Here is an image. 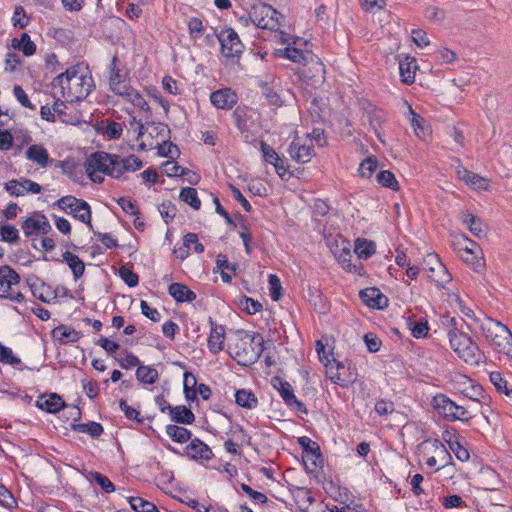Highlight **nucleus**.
Listing matches in <instances>:
<instances>
[{"instance_id":"obj_29","label":"nucleus","mask_w":512,"mask_h":512,"mask_svg":"<svg viewBox=\"0 0 512 512\" xmlns=\"http://www.w3.org/2000/svg\"><path fill=\"white\" fill-rule=\"evenodd\" d=\"M417 69L416 59L413 57L407 56L399 62L400 75L405 84L409 85L415 81Z\"/></svg>"},{"instance_id":"obj_9","label":"nucleus","mask_w":512,"mask_h":512,"mask_svg":"<svg viewBox=\"0 0 512 512\" xmlns=\"http://www.w3.org/2000/svg\"><path fill=\"white\" fill-rule=\"evenodd\" d=\"M448 336L451 348L460 358L465 362H476L477 346L468 335L453 329L449 331Z\"/></svg>"},{"instance_id":"obj_2","label":"nucleus","mask_w":512,"mask_h":512,"mask_svg":"<svg viewBox=\"0 0 512 512\" xmlns=\"http://www.w3.org/2000/svg\"><path fill=\"white\" fill-rule=\"evenodd\" d=\"M53 85L60 89L61 97L68 102L84 99L94 87L92 76L83 65L69 67L54 79Z\"/></svg>"},{"instance_id":"obj_45","label":"nucleus","mask_w":512,"mask_h":512,"mask_svg":"<svg viewBox=\"0 0 512 512\" xmlns=\"http://www.w3.org/2000/svg\"><path fill=\"white\" fill-rule=\"evenodd\" d=\"M73 429L78 432L87 433L92 437H98L103 433V427L97 422L76 424Z\"/></svg>"},{"instance_id":"obj_14","label":"nucleus","mask_w":512,"mask_h":512,"mask_svg":"<svg viewBox=\"0 0 512 512\" xmlns=\"http://www.w3.org/2000/svg\"><path fill=\"white\" fill-rule=\"evenodd\" d=\"M324 65L318 56L311 53L306 55V61L299 70V74L304 79L311 80L314 85L320 84L324 80Z\"/></svg>"},{"instance_id":"obj_7","label":"nucleus","mask_w":512,"mask_h":512,"mask_svg":"<svg viewBox=\"0 0 512 512\" xmlns=\"http://www.w3.org/2000/svg\"><path fill=\"white\" fill-rule=\"evenodd\" d=\"M19 275L9 266L0 267V297L22 302L24 296L18 291Z\"/></svg>"},{"instance_id":"obj_62","label":"nucleus","mask_w":512,"mask_h":512,"mask_svg":"<svg viewBox=\"0 0 512 512\" xmlns=\"http://www.w3.org/2000/svg\"><path fill=\"white\" fill-rule=\"evenodd\" d=\"M119 274L123 281L130 287H134L138 284V276L126 267H121Z\"/></svg>"},{"instance_id":"obj_11","label":"nucleus","mask_w":512,"mask_h":512,"mask_svg":"<svg viewBox=\"0 0 512 512\" xmlns=\"http://www.w3.org/2000/svg\"><path fill=\"white\" fill-rule=\"evenodd\" d=\"M57 206L67 214L86 223L90 228L92 227L91 211L87 202L73 196H65L57 201Z\"/></svg>"},{"instance_id":"obj_3","label":"nucleus","mask_w":512,"mask_h":512,"mask_svg":"<svg viewBox=\"0 0 512 512\" xmlns=\"http://www.w3.org/2000/svg\"><path fill=\"white\" fill-rule=\"evenodd\" d=\"M264 339L258 333H244L228 346L229 353L242 365L256 362L263 352Z\"/></svg>"},{"instance_id":"obj_50","label":"nucleus","mask_w":512,"mask_h":512,"mask_svg":"<svg viewBox=\"0 0 512 512\" xmlns=\"http://www.w3.org/2000/svg\"><path fill=\"white\" fill-rule=\"evenodd\" d=\"M0 237L2 241L13 243L19 238L18 230L10 224H6L0 227Z\"/></svg>"},{"instance_id":"obj_15","label":"nucleus","mask_w":512,"mask_h":512,"mask_svg":"<svg viewBox=\"0 0 512 512\" xmlns=\"http://www.w3.org/2000/svg\"><path fill=\"white\" fill-rule=\"evenodd\" d=\"M222 55L227 58L238 56L242 52V43L233 29H224L218 35Z\"/></svg>"},{"instance_id":"obj_16","label":"nucleus","mask_w":512,"mask_h":512,"mask_svg":"<svg viewBox=\"0 0 512 512\" xmlns=\"http://www.w3.org/2000/svg\"><path fill=\"white\" fill-rule=\"evenodd\" d=\"M419 456H431L440 459V466L444 467L450 454L443 443L439 440H426L419 446Z\"/></svg>"},{"instance_id":"obj_33","label":"nucleus","mask_w":512,"mask_h":512,"mask_svg":"<svg viewBox=\"0 0 512 512\" xmlns=\"http://www.w3.org/2000/svg\"><path fill=\"white\" fill-rule=\"evenodd\" d=\"M376 251V245L373 241L358 238L355 241L354 252L359 259H367Z\"/></svg>"},{"instance_id":"obj_19","label":"nucleus","mask_w":512,"mask_h":512,"mask_svg":"<svg viewBox=\"0 0 512 512\" xmlns=\"http://www.w3.org/2000/svg\"><path fill=\"white\" fill-rule=\"evenodd\" d=\"M288 152L297 162L307 163L313 156V145L305 138L295 137L289 146Z\"/></svg>"},{"instance_id":"obj_38","label":"nucleus","mask_w":512,"mask_h":512,"mask_svg":"<svg viewBox=\"0 0 512 512\" xmlns=\"http://www.w3.org/2000/svg\"><path fill=\"white\" fill-rule=\"evenodd\" d=\"M158 376V371L150 366H139L136 370L137 379L146 384L155 383Z\"/></svg>"},{"instance_id":"obj_1","label":"nucleus","mask_w":512,"mask_h":512,"mask_svg":"<svg viewBox=\"0 0 512 512\" xmlns=\"http://www.w3.org/2000/svg\"><path fill=\"white\" fill-rule=\"evenodd\" d=\"M142 167V161L135 155L121 157L103 151L92 153L84 164L87 176L94 183H102L103 175L120 178L126 172H135Z\"/></svg>"},{"instance_id":"obj_34","label":"nucleus","mask_w":512,"mask_h":512,"mask_svg":"<svg viewBox=\"0 0 512 512\" xmlns=\"http://www.w3.org/2000/svg\"><path fill=\"white\" fill-rule=\"evenodd\" d=\"M236 403L247 409H253L258 404V399L255 394L247 389H240L235 393Z\"/></svg>"},{"instance_id":"obj_47","label":"nucleus","mask_w":512,"mask_h":512,"mask_svg":"<svg viewBox=\"0 0 512 512\" xmlns=\"http://www.w3.org/2000/svg\"><path fill=\"white\" fill-rule=\"evenodd\" d=\"M312 52L303 51L296 47L288 46L284 49L283 55L293 62L304 63L306 61V55Z\"/></svg>"},{"instance_id":"obj_26","label":"nucleus","mask_w":512,"mask_h":512,"mask_svg":"<svg viewBox=\"0 0 512 512\" xmlns=\"http://www.w3.org/2000/svg\"><path fill=\"white\" fill-rule=\"evenodd\" d=\"M360 297L366 305L372 308L381 309L387 304V298L374 287L362 290Z\"/></svg>"},{"instance_id":"obj_36","label":"nucleus","mask_w":512,"mask_h":512,"mask_svg":"<svg viewBox=\"0 0 512 512\" xmlns=\"http://www.w3.org/2000/svg\"><path fill=\"white\" fill-rule=\"evenodd\" d=\"M63 259L72 270L75 278H79L83 275L85 264L76 254L72 252H65L63 254Z\"/></svg>"},{"instance_id":"obj_20","label":"nucleus","mask_w":512,"mask_h":512,"mask_svg":"<svg viewBox=\"0 0 512 512\" xmlns=\"http://www.w3.org/2000/svg\"><path fill=\"white\" fill-rule=\"evenodd\" d=\"M274 387L277 389L285 403L291 409L299 412H306L304 404L296 398L294 390L292 389V386L288 382L281 381L280 379L277 378L274 380Z\"/></svg>"},{"instance_id":"obj_51","label":"nucleus","mask_w":512,"mask_h":512,"mask_svg":"<svg viewBox=\"0 0 512 512\" xmlns=\"http://www.w3.org/2000/svg\"><path fill=\"white\" fill-rule=\"evenodd\" d=\"M102 129L104 135H106L109 139H118L123 131L121 123L114 121L107 122Z\"/></svg>"},{"instance_id":"obj_18","label":"nucleus","mask_w":512,"mask_h":512,"mask_svg":"<svg viewBox=\"0 0 512 512\" xmlns=\"http://www.w3.org/2000/svg\"><path fill=\"white\" fill-rule=\"evenodd\" d=\"M6 191L12 196H24L28 193L38 194L41 192V186L30 179L20 178L10 180L5 184Z\"/></svg>"},{"instance_id":"obj_13","label":"nucleus","mask_w":512,"mask_h":512,"mask_svg":"<svg viewBox=\"0 0 512 512\" xmlns=\"http://www.w3.org/2000/svg\"><path fill=\"white\" fill-rule=\"evenodd\" d=\"M428 278L440 288H445L450 283L452 276L437 255L430 254L426 259Z\"/></svg>"},{"instance_id":"obj_52","label":"nucleus","mask_w":512,"mask_h":512,"mask_svg":"<svg viewBox=\"0 0 512 512\" xmlns=\"http://www.w3.org/2000/svg\"><path fill=\"white\" fill-rule=\"evenodd\" d=\"M91 479L95 481L106 493H112L115 490L113 483L99 472H92Z\"/></svg>"},{"instance_id":"obj_37","label":"nucleus","mask_w":512,"mask_h":512,"mask_svg":"<svg viewBox=\"0 0 512 512\" xmlns=\"http://www.w3.org/2000/svg\"><path fill=\"white\" fill-rule=\"evenodd\" d=\"M168 409L170 410V414L172 418L179 423L183 424H191L194 421V414L191 412V410L187 409L185 406H176V407H170L168 406Z\"/></svg>"},{"instance_id":"obj_55","label":"nucleus","mask_w":512,"mask_h":512,"mask_svg":"<svg viewBox=\"0 0 512 512\" xmlns=\"http://www.w3.org/2000/svg\"><path fill=\"white\" fill-rule=\"evenodd\" d=\"M188 29H189V33L191 35V37L193 38H199L203 35V32H204V26H203V23H202V20H200L199 18H191L189 21H188Z\"/></svg>"},{"instance_id":"obj_64","label":"nucleus","mask_w":512,"mask_h":512,"mask_svg":"<svg viewBox=\"0 0 512 512\" xmlns=\"http://www.w3.org/2000/svg\"><path fill=\"white\" fill-rule=\"evenodd\" d=\"M120 366L124 369H130L139 364V359L131 353H126L123 357L116 358Z\"/></svg>"},{"instance_id":"obj_12","label":"nucleus","mask_w":512,"mask_h":512,"mask_svg":"<svg viewBox=\"0 0 512 512\" xmlns=\"http://www.w3.org/2000/svg\"><path fill=\"white\" fill-rule=\"evenodd\" d=\"M331 252L344 270L356 274H361V263L352 262V253L348 241L342 238L335 240V244L331 246Z\"/></svg>"},{"instance_id":"obj_41","label":"nucleus","mask_w":512,"mask_h":512,"mask_svg":"<svg viewBox=\"0 0 512 512\" xmlns=\"http://www.w3.org/2000/svg\"><path fill=\"white\" fill-rule=\"evenodd\" d=\"M489 379L498 392L504 393L507 396L512 395V388L508 386V382L502 377L500 372H491Z\"/></svg>"},{"instance_id":"obj_63","label":"nucleus","mask_w":512,"mask_h":512,"mask_svg":"<svg viewBox=\"0 0 512 512\" xmlns=\"http://www.w3.org/2000/svg\"><path fill=\"white\" fill-rule=\"evenodd\" d=\"M426 18L436 23H441L445 19V12L438 7L431 6L426 9Z\"/></svg>"},{"instance_id":"obj_31","label":"nucleus","mask_w":512,"mask_h":512,"mask_svg":"<svg viewBox=\"0 0 512 512\" xmlns=\"http://www.w3.org/2000/svg\"><path fill=\"white\" fill-rule=\"evenodd\" d=\"M52 335L62 344L77 342L81 337V334L78 331L65 325L56 327L52 331Z\"/></svg>"},{"instance_id":"obj_30","label":"nucleus","mask_w":512,"mask_h":512,"mask_svg":"<svg viewBox=\"0 0 512 512\" xmlns=\"http://www.w3.org/2000/svg\"><path fill=\"white\" fill-rule=\"evenodd\" d=\"M168 292L177 302H192L196 298L195 293L182 283L171 284Z\"/></svg>"},{"instance_id":"obj_42","label":"nucleus","mask_w":512,"mask_h":512,"mask_svg":"<svg viewBox=\"0 0 512 512\" xmlns=\"http://www.w3.org/2000/svg\"><path fill=\"white\" fill-rule=\"evenodd\" d=\"M377 182L384 187L390 188L394 191L399 189L398 181L395 175L389 170H382L376 175Z\"/></svg>"},{"instance_id":"obj_25","label":"nucleus","mask_w":512,"mask_h":512,"mask_svg":"<svg viewBox=\"0 0 512 512\" xmlns=\"http://www.w3.org/2000/svg\"><path fill=\"white\" fill-rule=\"evenodd\" d=\"M458 177L473 189L487 190L489 187V179L484 178L465 168L457 170Z\"/></svg>"},{"instance_id":"obj_32","label":"nucleus","mask_w":512,"mask_h":512,"mask_svg":"<svg viewBox=\"0 0 512 512\" xmlns=\"http://www.w3.org/2000/svg\"><path fill=\"white\" fill-rule=\"evenodd\" d=\"M366 118L369 122L370 127L375 132V134L378 136V138L381 139L380 129L382 127V124L385 122V113L377 108H371L366 110Z\"/></svg>"},{"instance_id":"obj_6","label":"nucleus","mask_w":512,"mask_h":512,"mask_svg":"<svg viewBox=\"0 0 512 512\" xmlns=\"http://www.w3.org/2000/svg\"><path fill=\"white\" fill-rule=\"evenodd\" d=\"M249 17L257 27L262 29L277 30L281 26L282 15L272 6L264 3L253 5Z\"/></svg>"},{"instance_id":"obj_8","label":"nucleus","mask_w":512,"mask_h":512,"mask_svg":"<svg viewBox=\"0 0 512 512\" xmlns=\"http://www.w3.org/2000/svg\"><path fill=\"white\" fill-rule=\"evenodd\" d=\"M433 406L439 415L450 421H464L471 418L467 409L456 404L443 394L436 395L433 398Z\"/></svg>"},{"instance_id":"obj_17","label":"nucleus","mask_w":512,"mask_h":512,"mask_svg":"<svg viewBox=\"0 0 512 512\" xmlns=\"http://www.w3.org/2000/svg\"><path fill=\"white\" fill-rule=\"evenodd\" d=\"M324 365L326 374L333 383L346 386L351 381L349 369L343 362L329 359Z\"/></svg>"},{"instance_id":"obj_57","label":"nucleus","mask_w":512,"mask_h":512,"mask_svg":"<svg viewBox=\"0 0 512 512\" xmlns=\"http://www.w3.org/2000/svg\"><path fill=\"white\" fill-rule=\"evenodd\" d=\"M183 244L187 249H190L191 245H193V250L196 253H202L204 251V246L198 241V236L195 233L186 234Z\"/></svg>"},{"instance_id":"obj_39","label":"nucleus","mask_w":512,"mask_h":512,"mask_svg":"<svg viewBox=\"0 0 512 512\" xmlns=\"http://www.w3.org/2000/svg\"><path fill=\"white\" fill-rule=\"evenodd\" d=\"M166 433L170 438L179 443H185L191 437V432L188 429L177 425H168Z\"/></svg>"},{"instance_id":"obj_40","label":"nucleus","mask_w":512,"mask_h":512,"mask_svg":"<svg viewBox=\"0 0 512 512\" xmlns=\"http://www.w3.org/2000/svg\"><path fill=\"white\" fill-rule=\"evenodd\" d=\"M128 501L135 512H159L158 508L153 503L141 497H130Z\"/></svg>"},{"instance_id":"obj_54","label":"nucleus","mask_w":512,"mask_h":512,"mask_svg":"<svg viewBox=\"0 0 512 512\" xmlns=\"http://www.w3.org/2000/svg\"><path fill=\"white\" fill-rule=\"evenodd\" d=\"M0 361L5 364L17 365L21 362L19 358L13 355L10 348L0 343Z\"/></svg>"},{"instance_id":"obj_10","label":"nucleus","mask_w":512,"mask_h":512,"mask_svg":"<svg viewBox=\"0 0 512 512\" xmlns=\"http://www.w3.org/2000/svg\"><path fill=\"white\" fill-rule=\"evenodd\" d=\"M449 383L454 390L473 401L481 402L485 398L484 390L482 387L464 374H450Z\"/></svg>"},{"instance_id":"obj_49","label":"nucleus","mask_w":512,"mask_h":512,"mask_svg":"<svg viewBox=\"0 0 512 512\" xmlns=\"http://www.w3.org/2000/svg\"><path fill=\"white\" fill-rule=\"evenodd\" d=\"M268 283H269L270 296H271L272 300L278 301L282 295L281 294L282 286H281L279 277L275 274H270L268 276Z\"/></svg>"},{"instance_id":"obj_28","label":"nucleus","mask_w":512,"mask_h":512,"mask_svg":"<svg viewBox=\"0 0 512 512\" xmlns=\"http://www.w3.org/2000/svg\"><path fill=\"white\" fill-rule=\"evenodd\" d=\"M37 406L46 412L56 413L65 406V403L59 395L49 394L40 396L37 400Z\"/></svg>"},{"instance_id":"obj_23","label":"nucleus","mask_w":512,"mask_h":512,"mask_svg":"<svg viewBox=\"0 0 512 512\" xmlns=\"http://www.w3.org/2000/svg\"><path fill=\"white\" fill-rule=\"evenodd\" d=\"M25 156L29 161L37 164L40 168H46L52 162L47 149L42 144L29 146L25 152Z\"/></svg>"},{"instance_id":"obj_56","label":"nucleus","mask_w":512,"mask_h":512,"mask_svg":"<svg viewBox=\"0 0 512 512\" xmlns=\"http://www.w3.org/2000/svg\"><path fill=\"white\" fill-rule=\"evenodd\" d=\"M409 327L415 338L426 336L429 330L427 321L409 322Z\"/></svg>"},{"instance_id":"obj_21","label":"nucleus","mask_w":512,"mask_h":512,"mask_svg":"<svg viewBox=\"0 0 512 512\" xmlns=\"http://www.w3.org/2000/svg\"><path fill=\"white\" fill-rule=\"evenodd\" d=\"M22 229L27 236H30L33 234H47L51 230V226L44 215L34 213L23 222Z\"/></svg>"},{"instance_id":"obj_4","label":"nucleus","mask_w":512,"mask_h":512,"mask_svg":"<svg viewBox=\"0 0 512 512\" xmlns=\"http://www.w3.org/2000/svg\"><path fill=\"white\" fill-rule=\"evenodd\" d=\"M480 329L486 341L497 352L512 359V333L507 326L491 318H485L480 323Z\"/></svg>"},{"instance_id":"obj_43","label":"nucleus","mask_w":512,"mask_h":512,"mask_svg":"<svg viewBox=\"0 0 512 512\" xmlns=\"http://www.w3.org/2000/svg\"><path fill=\"white\" fill-rule=\"evenodd\" d=\"M180 199L196 210L201 206L197 191L192 187L183 188L180 192Z\"/></svg>"},{"instance_id":"obj_48","label":"nucleus","mask_w":512,"mask_h":512,"mask_svg":"<svg viewBox=\"0 0 512 512\" xmlns=\"http://www.w3.org/2000/svg\"><path fill=\"white\" fill-rule=\"evenodd\" d=\"M377 168V160L373 157H368L363 160L359 166V174L363 178H370Z\"/></svg>"},{"instance_id":"obj_46","label":"nucleus","mask_w":512,"mask_h":512,"mask_svg":"<svg viewBox=\"0 0 512 512\" xmlns=\"http://www.w3.org/2000/svg\"><path fill=\"white\" fill-rule=\"evenodd\" d=\"M126 101L130 102L134 107L138 108L139 111L144 114V116H148L150 114V107L148 106L143 96L136 90L133 93H130V97Z\"/></svg>"},{"instance_id":"obj_5","label":"nucleus","mask_w":512,"mask_h":512,"mask_svg":"<svg viewBox=\"0 0 512 512\" xmlns=\"http://www.w3.org/2000/svg\"><path fill=\"white\" fill-rule=\"evenodd\" d=\"M130 124L137 132L138 150L155 149L169 138L170 131L164 123L150 122L143 125L140 121H136L134 117Z\"/></svg>"},{"instance_id":"obj_58","label":"nucleus","mask_w":512,"mask_h":512,"mask_svg":"<svg viewBox=\"0 0 512 512\" xmlns=\"http://www.w3.org/2000/svg\"><path fill=\"white\" fill-rule=\"evenodd\" d=\"M13 93L15 98L19 101V103L26 108H29L31 110L35 109V106L31 103V101L28 98V95L26 92L22 89L21 86L15 85L13 89Z\"/></svg>"},{"instance_id":"obj_59","label":"nucleus","mask_w":512,"mask_h":512,"mask_svg":"<svg viewBox=\"0 0 512 512\" xmlns=\"http://www.w3.org/2000/svg\"><path fill=\"white\" fill-rule=\"evenodd\" d=\"M197 381L193 374L189 372L184 373V392L188 399L195 398V391L191 390V387L196 385Z\"/></svg>"},{"instance_id":"obj_60","label":"nucleus","mask_w":512,"mask_h":512,"mask_svg":"<svg viewBox=\"0 0 512 512\" xmlns=\"http://www.w3.org/2000/svg\"><path fill=\"white\" fill-rule=\"evenodd\" d=\"M375 411L379 416H386L394 411V403L386 400H378L375 404Z\"/></svg>"},{"instance_id":"obj_22","label":"nucleus","mask_w":512,"mask_h":512,"mask_svg":"<svg viewBox=\"0 0 512 512\" xmlns=\"http://www.w3.org/2000/svg\"><path fill=\"white\" fill-rule=\"evenodd\" d=\"M210 100L217 109L229 110L237 103V95L230 88H224L214 91Z\"/></svg>"},{"instance_id":"obj_24","label":"nucleus","mask_w":512,"mask_h":512,"mask_svg":"<svg viewBox=\"0 0 512 512\" xmlns=\"http://www.w3.org/2000/svg\"><path fill=\"white\" fill-rule=\"evenodd\" d=\"M225 328L211 322V330L208 337V349L211 353L217 354L224 348Z\"/></svg>"},{"instance_id":"obj_27","label":"nucleus","mask_w":512,"mask_h":512,"mask_svg":"<svg viewBox=\"0 0 512 512\" xmlns=\"http://www.w3.org/2000/svg\"><path fill=\"white\" fill-rule=\"evenodd\" d=\"M186 453L193 459L210 460L213 456L211 449L199 439H194L186 447Z\"/></svg>"},{"instance_id":"obj_44","label":"nucleus","mask_w":512,"mask_h":512,"mask_svg":"<svg viewBox=\"0 0 512 512\" xmlns=\"http://www.w3.org/2000/svg\"><path fill=\"white\" fill-rule=\"evenodd\" d=\"M456 241L453 242L454 245H457V249L459 251L464 252L465 254L473 255L476 254L477 245L475 242L469 240L465 235L459 234L455 236Z\"/></svg>"},{"instance_id":"obj_53","label":"nucleus","mask_w":512,"mask_h":512,"mask_svg":"<svg viewBox=\"0 0 512 512\" xmlns=\"http://www.w3.org/2000/svg\"><path fill=\"white\" fill-rule=\"evenodd\" d=\"M110 89L117 95L121 96L123 100H127L130 97V93H133L135 89H133L130 85L127 84L126 80L120 83H114Z\"/></svg>"},{"instance_id":"obj_35","label":"nucleus","mask_w":512,"mask_h":512,"mask_svg":"<svg viewBox=\"0 0 512 512\" xmlns=\"http://www.w3.org/2000/svg\"><path fill=\"white\" fill-rule=\"evenodd\" d=\"M12 46L22 51L25 56H32L36 51V45L31 41L27 33H23L20 39L14 38L12 40Z\"/></svg>"},{"instance_id":"obj_61","label":"nucleus","mask_w":512,"mask_h":512,"mask_svg":"<svg viewBox=\"0 0 512 512\" xmlns=\"http://www.w3.org/2000/svg\"><path fill=\"white\" fill-rule=\"evenodd\" d=\"M12 21L14 26H18L20 28H24L27 26L28 18L23 7H16L12 17Z\"/></svg>"}]
</instances>
